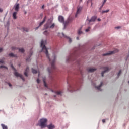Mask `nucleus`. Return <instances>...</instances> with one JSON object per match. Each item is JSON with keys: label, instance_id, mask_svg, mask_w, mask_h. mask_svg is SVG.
<instances>
[{"label": "nucleus", "instance_id": "1", "mask_svg": "<svg viewBox=\"0 0 129 129\" xmlns=\"http://www.w3.org/2000/svg\"><path fill=\"white\" fill-rule=\"evenodd\" d=\"M47 44L46 40H42L41 42L40 47L42 48L41 52H44L46 54L47 58L48 59L51 65V68H48L47 70L49 73H51L53 72V70L56 69V67L55 66V62H56V56H54L51 59L50 58V56H49V53L48 52V48L46 47V45Z\"/></svg>", "mask_w": 129, "mask_h": 129}, {"label": "nucleus", "instance_id": "2", "mask_svg": "<svg viewBox=\"0 0 129 129\" xmlns=\"http://www.w3.org/2000/svg\"><path fill=\"white\" fill-rule=\"evenodd\" d=\"M47 121H48V120H47L46 118L40 119L39 122V126H40L41 128H44V127H46L47 125L46 123H47Z\"/></svg>", "mask_w": 129, "mask_h": 129}, {"label": "nucleus", "instance_id": "3", "mask_svg": "<svg viewBox=\"0 0 129 129\" xmlns=\"http://www.w3.org/2000/svg\"><path fill=\"white\" fill-rule=\"evenodd\" d=\"M11 68H12V69L14 71V74L15 76H16L17 77H20V78H21L22 80L25 81V78H24L23 75L17 72V70H16V69H15V68H14V66H13V64L11 65Z\"/></svg>", "mask_w": 129, "mask_h": 129}, {"label": "nucleus", "instance_id": "4", "mask_svg": "<svg viewBox=\"0 0 129 129\" xmlns=\"http://www.w3.org/2000/svg\"><path fill=\"white\" fill-rule=\"evenodd\" d=\"M117 52H118V50L117 49H115V50L110 51L107 53L103 54V56H109L110 55H112V54H115V53H117Z\"/></svg>", "mask_w": 129, "mask_h": 129}, {"label": "nucleus", "instance_id": "5", "mask_svg": "<svg viewBox=\"0 0 129 129\" xmlns=\"http://www.w3.org/2000/svg\"><path fill=\"white\" fill-rule=\"evenodd\" d=\"M55 23H53L51 26H49L48 24H45L44 25L45 29H54L55 28Z\"/></svg>", "mask_w": 129, "mask_h": 129}, {"label": "nucleus", "instance_id": "6", "mask_svg": "<svg viewBox=\"0 0 129 129\" xmlns=\"http://www.w3.org/2000/svg\"><path fill=\"white\" fill-rule=\"evenodd\" d=\"M82 10V7L81 6H78L77 8V12L75 15V17H77L78 16V14H80V12H81Z\"/></svg>", "mask_w": 129, "mask_h": 129}, {"label": "nucleus", "instance_id": "7", "mask_svg": "<svg viewBox=\"0 0 129 129\" xmlns=\"http://www.w3.org/2000/svg\"><path fill=\"white\" fill-rule=\"evenodd\" d=\"M46 19H47V17L46 16L44 17L43 18V20L40 23L39 26L35 28V30H38V29H39V27H41V26H42V25H43V24H44L45 22H46Z\"/></svg>", "mask_w": 129, "mask_h": 129}, {"label": "nucleus", "instance_id": "8", "mask_svg": "<svg viewBox=\"0 0 129 129\" xmlns=\"http://www.w3.org/2000/svg\"><path fill=\"white\" fill-rule=\"evenodd\" d=\"M104 71H103L101 73V75H102V77H103V76L104 75V73H105V72H107L109 71V68H108V67H105V68H104Z\"/></svg>", "mask_w": 129, "mask_h": 129}, {"label": "nucleus", "instance_id": "9", "mask_svg": "<svg viewBox=\"0 0 129 129\" xmlns=\"http://www.w3.org/2000/svg\"><path fill=\"white\" fill-rule=\"evenodd\" d=\"M58 21L60 23H64V17L62 16H58Z\"/></svg>", "mask_w": 129, "mask_h": 129}, {"label": "nucleus", "instance_id": "10", "mask_svg": "<svg viewBox=\"0 0 129 129\" xmlns=\"http://www.w3.org/2000/svg\"><path fill=\"white\" fill-rule=\"evenodd\" d=\"M15 11L16 12H19V9H20V4H16L15 5Z\"/></svg>", "mask_w": 129, "mask_h": 129}, {"label": "nucleus", "instance_id": "11", "mask_svg": "<svg viewBox=\"0 0 129 129\" xmlns=\"http://www.w3.org/2000/svg\"><path fill=\"white\" fill-rule=\"evenodd\" d=\"M46 127H47L48 129H54L55 128V125H53V124H50L46 125Z\"/></svg>", "mask_w": 129, "mask_h": 129}, {"label": "nucleus", "instance_id": "12", "mask_svg": "<svg viewBox=\"0 0 129 129\" xmlns=\"http://www.w3.org/2000/svg\"><path fill=\"white\" fill-rule=\"evenodd\" d=\"M60 34H61L62 37H64V38H67V39H69L70 43H71L72 42V40H71V38L68 37L67 36L64 35V33H59V35Z\"/></svg>", "mask_w": 129, "mask_h": 129}, {"label": "nucleus", "instance_id": "13", "mask_svg": "<svg viewBox=\"0 0 129 129\" xmlns=\"http://www.w3.org/2000/svg\"><path fill=\"white\" fill-rule=\"evenodd\" d=\"M95 20H96V17L95 16L92 17L91 19L89 20V24H90L91 22H95Z\"/></svg>", "mask_w": 129, "mask_h": 129}, {"label": "nucleus", "instance_id": "14", "mask_svg": "<svg viewBox=\"0 0 129 129\" xmlns=\"http://www.w3.org/2000/svg\"><path fill=\"white\" fill-rule=\"evenodd\" d=\"M107 1V0H104L103 1L102 5L101 6V7L99 8L100 10H102V8H103V6H104V5H105V3H106Z\"/></svg>", "mask_w": 129, "mask_h": 129}, {"label": "nucleus", "instance_id": "15", "mask_svg": "<svg viewBox=\"0 0 129 129\" xmlns=\"http://www.w3.org/2000/svg\"><path fill=\"white\" fill-rule=\"evenodd\" d=\"M73 58H74V55H70L69 58L67 59V61H74Z\"/></svg>", "mask_w": 129, "mask_h": 129}, {"label": "nucleus", "instance_id": "16", "mask_svg": "<svg viewBox=\"0 0 129 129\" xmlns=\"http://www.w3.org/2000/svg\"><path fill=\"white\" fill-rule=\"evenodd\" d=\"M28 72H29V67H27L25 72H24V75H25L27 77L28 76Z\"/></svg>", "mask_w": 129, "mask_h": 129}, {"label": "nucleus", "instance_id": "17", "mask_svg": "<svg viewBox=\"0 0 129 129\" xmlns=\"http://www.w3.org/2000/svg\"><path fill=\"white\" fill-rule=\"evenodd\" d=\"M96 70V69H93V68H90L88 69V72H94Z\"/></svg>", "mask_w": 129, "mask_h": 129}, {"label": "nucleus", "instance_id": "18", "mask_svg": "<svg viewBox=\"0 0 129 129\" xmlns=\"http://www.w3.org/2000/svg\"><path fill=\"white\" fill-rule=\"evenodd\" d=\"M103 83L102 82L101 83L100 85L99 86H96V88H97V89H98V90H100V91H101V90H100V87H101V86H102Z\"/></svg>", "mask_w": 129, "mask_h": 129}, {"label": "nucleus", "instance_id": "19", "mask_svg": "<svg viewBox=\"0 0 129 129\" xmlns=\"http://www.w3.org/2000/svg\"><path fill=\"white\" fill-rule=\"evenodd\" d=\"M55 93H56V94H57V95H62V93H63V92L61 91H55Z\"/></svg>", "mask_w": 129, "mask_h": 129}, {"label": "nucleus", "instance_id": "20", "mask_svg": "<svg viewBox=\"0 0 129 129\" xmlns=\"http://www.w3.org/2000/svg\"><path fill=\"white\" fill-rule=\"evenodd\" d=\"M17 12H15L13 14V19H14V20H16L17 19Z\"/></svg>", "mask_w": 129, "mask_h": 129}, {"label": "nucleus", "instance_id": "21", "mask_svg": "<svg viewBox=\"0 0 129 129\" xmlns=\"http://www.w3.org/2000/svg\"><path fill=\"white\" fill-rule=\"evenodd\" d=\"M22 30L23 31V32H29V29L25 27L22 28Z\"/></svg>", "mask_w": 129, "mask_h": 129}, {"label": "nucleus", "instance_id": "22", "mask_svg": "<svg viewBox=\"0 0 129 129\" xmlns=\"http://www.w3.org/2000/svg\"><path fill=\"white\" fill-rule=\"evenodd\" d=\"M64 26V28H66V26L67 25H68L69 24V21H66L65 22H63V23H62Z\"/></svg>", "mask_w": 129, "mask_h": 129}, {"label": "nucleus", "instance_id": "23", "mask_svg": "<svg viewBox=\"0 0 129 129\" xmlns=\"http://www.w3.org/2000/svg\"><path fill=\"white\" fill-rule=\"evenodd\" d=\"M68 89L69 91H70V92H73V91L74 90L73 88L71 86H70V89Z\"/></svg>", "mask_w": 129, "mask_h": 129}, {"label": "nucleus", "instance_id": "24", "mask_svg": "<svg viewBox=\"0 0 129 129\" xmlns=\"http://www.w3.org/2000/svg\"><path fill=\"white\" fill-rule=\"evenodd\" d=\"M1 126H2L3 129H8V127L5 125L4 124H2Z\"/></svg>", "mask_w": 129, "mask_h": 129}, {"label": "nucleus", "instance_id": "25", "mask_svg": "<svg viewBox=\"0 0 129 129\" xmlns=\"http://www.w3.org/2000/svg\"><path fill=\"white\" fill-rule=\"evenodd\" d=\"M9 55L10 56V57H17V56L15 54H14V53H11L9 54Z\"/></svg>", "mask_w": 129, "mask_h": 129}, {"label": "nucleus", "instance_id": "26", "mask_svg": "<svg viewBox=\"0 0 129 129\" xmlns=\"http://www.w3.org/2000/svg\"><path fill=\"white\" fill-rule=\"evenodd\" d=\"M89 3H91V7H92V1L91 0H88L87 2V5H89Z\"/></svg>", "mask_w": 129, "mask_h": 129}, {"label": "nucleus", "instance_id": "27", "mask_svg": "<svg viewBox=\"0 0 129 129\" xmlns=\"http://www.w3.org/2000/svg\"><path fill=\"white\" fill-rule=\"evenodd\" d=\"M19 51L21 53H24V52H25V49H24V48H19Z\"/></svg>", "mask_w": 129, "mask_h": 129}, {"label": "nucleus", "instance_id": "28", "mask_svg": "<svg viewBox=\"0 0 129 129\" xmlns=\"http://www.w3.org/2000/svg\"><path fill=\"white\" fill-rule=\"evenodd\" d=\"M32 73H33L34 74H36V73H37V70L34 69H32Z\"/></svg>", "mask_w": 129, "mask_h": 129}, {"label": "nucleus", "instance_id": "29", "mask_svg": "<svg viewBox=\"0 0 129 129\" xmlns=\"http://www.w3.org/2000/svg\"><path fill=\"white\" fill-rule=\"evenodd\" d=\"M5 63V58H3L2 59H0V63L4 64Z\"/></svg>", "mask_w": 129, "mask_h": 129}, {"label": "nucleus", "instance_id": "30", "mask_svg": "<svg viewBox=\"0 0 129 129\" xmlns=\"http://www.w3.org/2000/svg\"><path fill=\"white\" fill-rule=\"evenodd\" d=\"M114 29H115L116 30H119L120 29H121V26L115 27Z\"/></svg>", "mask_w": 129, "mask_h": 129}, {"label": "nucleus", "instance_id": "31", "mask_svg": "<svg viewBox=\"0 0 129 129\" xmlns=\"http://www.w3.org/2000/svg\"><path fill=\"white\" fill-rule=\"evenodd\" d=\"M108 12H109V10H108V9L106 11H102V14H104L105 13H108Z\"/></svg>", "mask_w": 129, "mask_h": 129}, {"label": "nucleus", "instance_id": "32", "mask_svg": "<svg viewBox=\"0 0 129 129\" xmlns=\"http://www.w3.org/2000/svg\"><path fill=\"white\" fill-rule=\"evenodd\" d=\"M43 83L44 84L45 87H48V86H47V84L46 83V81H45V80H43Z\"/></svg>", "mask_w": 129, "mask_h": 129}, {"label": "nucleus", "instance_id": "33", "mask_svg": "<svg viewBox=\"0 0 129 129\" xmlns=\"http://www.w3.org/2000/svg\"><path fill=\"white\" fill-rule=\"evenodd\" d=\"M120 74H121V70H120L119 71V73H118V77H119V76H120Z\"/></svg>", "mask_w": 129, "mask_h": 129}, {"label": "nucleus", "instance_id": "34", "mask_svg": "<svg viewBox=\"0 0 129 129\" xmlns=\"http://www.w3.org/2000/svg\"><path fill=\"white\" fill-rule=\"evenodd\" d=\"M0 68H6V69H8V68L6 67L5 66H1Z\"/></svg>", "mask_w": 129, "mask_h": 129}, {"label": "nucleus", "instance_id": "35", "mask_svg": "<svg viewBox=\"0 0 129 129\" xmlns=\"http://www.w3.org/2000/svg\"><path fill=\"white\" fill-rule=\"evenodd\" d=\"M89 29H90V28H88L87 29L85 30V32H86L87 33H88V32H89Z\"/></svg>", "mask_w": 129, "mask_h": 129}, {"label": "nucleus", "instance_id": "36", "mask_svg": "<svg viewBox=\"0 0 129 129\" xmlns=\"http://www.w3.org/2000/svg\"><path fill=\"white\" fill-rule=\"evenodd\" d=\"M26 61H27V62H28V61H31V59H30V58H27V59H26Z\"/></svg>", "mask_w": 129, "mask_h": 129}, {"label": "nucleus", "instance_id": "37", "mask_svg": "<svg viewBox=\"0 0 129 129\" xmlns=\"http://www.w3.org/2000/svg\"><path fill=\"white\" fill-rule=\"evenodd\" d=\"M3 9L0 8V13H3Z\"/></svg>", "mask_w": 129, "mask_h": 129}, {"label": "nucleus", "instance_id": "38", "mask_svg": "<svg viewBox=\"0 0 129 129\" xmlns=\"http://www.w3.org/2000/svg\"><path fill=\"white\" fill-rule=\"evenodd\" d=\"M37 83H40V80L39 79H37Z\"/></svg>", "mask_w": 129, "mask_h": 129}, {"label": "nucleus", "instance_id": "39", "mask_svg": "<svg viewBox=\"0 0 129 129\" xmlns=\"http://www.w3.org/2000/svg\"><path fill=\"white\" fill-rule=\"evenodd\" d=\"M16 48L15 47H12V50H16Z\"/></svg>", "mask_w": 129, "mask_h": 129}, {"label": "nucleus", "instance_id": "40", "mask_svg": "<svg viewBox=\"0 0 129 129\" xmlns=\"http://www.w3.org/2000/svg\"><path fill=\"white\" fill-rule=\"evenodd\" d=\"M3 48H0V53L1 52H3Z\"/></svg>", "mask_w": 129, "mask_h": 129}, {"label": "nucleus", "instance_id": "41", "mask_svg": "<svg viewBox=\"0 0 129 129\" xmlns=\"http://www.w3.org/2000/svg\"><path fill=\"white\" fill-rule=\"evenodd\" d=\"M45 8V6L43 5L42 6V9H44Z\"/></svg>", "mask_w": 129, "mask_h": 129}, {"label": "nucleus", "instance_id": "42", "mask_svg": "<svg viewBox=\"0 0 129 129\" xmlns=\"http://www.w3.org/2000/svg\"><path fill=\"white\" fill-rule=\"evenodd\" d=\"M32 55H33V52H30V57H31V56H32Z\"/></svg>", "mask_w": 129, "mask_h": 129}, {"label": "nucleus", "instance_id": "43", "mask_svg": "<svg viewBox=\"0 0 129 129\" xmlns=\"http://www.w3.org/2000/svg\"><path fill=\"white\" fill-rule=\"evenodd\" d=\"M102 122H103V123H104V122H105V119L102 120Z\"/></svg>", "mask_w": 129, "mask_h": 129}, {"label": "nucleus", "instance_id": "44", "mask_svg": "<svg viewBox=\"0 0 129 129\" xmlns=\"http://www.w3.org/2000/svg\"><path fill=\"white\" fill-rule=\"evenodd\" d=\"M50 90H51V92H54V93H55V92L54 91V90H52V89H51Z\"/></svg>", "mask_w": 129, "mask_h": 129}, {"label": "nucleus", "instance_id": "45", "mask_svg": "<svg viewBox=\"0 0 129 129\" xmlns=\"http://www.w3.org/2000/svg\"><path fill=\"white\" fill-rule=\"evenodd\" d=\"M9 86L11 87V86H12V84H9Z\"/></svg>", "mask_w": 129, "mask_h": 129}, {"label": "nucleus", "instance_id": "46", "mask_svg": "<svg viewBox=\"0 0 129 129\" xmlns=\"http://www.w3.org/2000/svg\"><path fill=\"white\" fill-rule=\"evenodd\" d=\"M77 40H79V38L78 37H77Z\"/></svg>", "mask_w": 129, "mask_h": 129}, {"label": "nucleus", "instance_id": "47", "mask_svg": "<svg viewBox=\"0 0 129 129\" xmlns=\"http://www.w3.org/2000/svg\"><path fill=\"white\" fill-rule=\"evenodd\" d=\"M98 21H101V19H99V18H98Z\"/></svg>", "mask_w": 129, "mask_h": 129}, {"label": "nucleus", "instance_id": "48", "mask_svg": "<svg viewBox=\"0 0 129 129\" xmlns=\"http://www.w3.org/2000/svg\"><path fill=\"white\" fill-rule=\"evenodd\" d=\"M78 33H82V32L79 31Z\"/></svg>", "mask_w": 129, "mask_h": 129}, {"label": "nucleus", "instance_id": "49", "mask_svg": "<svg viewBox=\"0 0 129 129\" xmlns=\"http://www.w3.org/2000/svg\"><path fill=\"white\" fill-rule=\"evenodd\" d=\"M40 16L42 17V16H43V14H41V15H40Z\"/></svg>", "mask_w": 129, "mask_h": 129}, {"label": "nucleus", "instance_id": "50", "mask_svg": "<svg viewBox=\"0 0 129 129\" xmlns=\"http://www.w3.org/2000/svg\"><path fill=\"white\" fill-rule=\"evenodd\" d=\"M79 35H81V33H79Z\"/></svg>", "mask_w": 129, "mask_h": 129}, {"label": "nucleus", "instance_id": "51", "mask_svg": "<svg viewBox=\"0 0 129 129\" xmlns=\"http://www.w3.org/2000/svg\"><path fill=\"white\" fill-rule=\"evenodd\" d=\"M25 14H27V11H25Z\"/></svg>", "mask_w": 129, "mask_h": 129}, {"label": "nucleus", "instance_id": "52", "mask_svg": "<svg viewBox=\"0 0 129 129\" xmlns=\"http://www.w3.org/2000/svg\"><path fill=\"white\" fill-rule=\"evenodd\" d=\"M39 75H40V73H39V74H38V76H39Z\"/></svg>", "mask_w": 129, "mask_h": 129}, {"label": "nucleus", "instance_id": "53", "mask_svg": "<svg viewBox=\"0 0 129 129\" xmlns=\"http://www.w3.org/2000/svg\"><path fill=\"white\" fill-rule=\"evenodd\" d=\"M80 2H82V0H80Z\"/></svg>", "mask_w": 129, "mask_h": 129}, {"label": "nucleus", "instance_id": "54", "mask_svg": "<svg viewBox=\"0 0 129 129\" xmlns=\"http://www.w3.org/2000/svg\"><path fill=\"white\" fill-rule=\"evenodd\" d=\"M54 97H56V96H54Z\"/></svg>", "mask_w": 129, "mask_h": 129}]
</instances>
